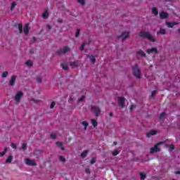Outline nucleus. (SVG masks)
I'll return each instance as SVG.
<instances>
[{"label": "nucleus", "mask_w": 180, "mask_h": 180, "mask_svg": "<svg viewBox=\"0 0 180 180\" xmlns=\"http://www.w3.org/2000/svg\"><path fill=\"white\" fill-rule=\"evenodd\" d=\"M139 36L143 39H148V40H150V41H155V38H154V37H153V35H151V34L149 32L141 31Z\"/></svg>", "instance_id": "f257e3e1"}, {"label": "nucleus", "mask_w": 180, "mask_h": 180, "mask_svg": "<svg viewBox=\"0 0 180 180\" xmlns=\"http://www.w3.org/2000/svg\"><path fill=\"white\" fill-rule=\"evenodd\" d=\"M132 70H133L134 75H135L136 78H140L141 75V72L140 71V68H139V65L137 64H136L132 68Z\"/></svg>", "instance_id": "f03ea898"}, {"label": "nucleus", "mask_w": 180, "mask_h": 180, "mask_svg": "<svg viewBox=\"0 0 180 180\" xmlns=\"http://www.w3.org/2000/svg\"><path fill=\"white\" fill-rule=\"evenodd\" d=\"M91 110L96 117H98V116H99V115H101V108H99V107H98V106L92 105Z\"/></svg>", "instance_id": "7ed1b4c3"}, {"label": "nucleus", "mask_w": 180, "mask_h": 180, "mask_svg": "<svg viewBox=\"0 0 180 180\" xmlns=\"http://www.w3.org/2000/svg\"><path fill=\"white\" fill-rule=\"evenodd\" d=\"M161 144H162V142L158 143V144L155 145L153 148H150L151 154H154V153H158V151H160L158 146H161Z\"/></svg>", "instance_id": "20e7f679"}, {"label": "nucleus", "mask_w": 180, "mask_h": 180, "mask_svg": "<svg viewBox=\"0 0 180 180\" xmlns=\"http://www.w3.org/2000/svg\"><path fill=\"white\" fill-rule=\"evenodd\" d=\"M129 36V32H124L120 36L118 37V39H122V41H124L126 39H128Z\"/></svg>", "instance_id": "39448f33"}, {"label": "nucleus", "mask_w": 180, "mask_h": 180, "mask_svg": "<svg viewBox=\"0 0 180 180\" xmlns=\"http://www.w3.org/2000/svg\"><path fill=\"white\" fill-rule=\"evenodd\" d=\"M124 101H126V98H124V97H119L118 98V105L121 108H124Z\"/></svg>", "instance_id": "423d86ee"}, {"label": "nucleus", "mask_w": 180, "mask_h": 180, "mask_svg": "<svg viewBox=\"0 0 180 180\" xmlns=\"http://www.w3.org/2000/svg\"><path fill=\"white\" fill-rule=\"evenodd\" d=\"M22 96H23V93L22 91H18L16 94L14 99L17 103H19V101H20V98H22Z\"/></svg>", "instance_id": "0eeeda50"}, {"label": "nucleus", "mask_w": 180, "mask_h": 180, "mask_svg": "<svg viewBox=\"0 0 180 180\" xmlns=\"http://www.w3.org/2000/svg\"><path fill=\"white\" fill-rule=\"evenodd\" d=\"M25 163L27 164V165H36V162L33 160H30V159H26L25 160Z\"/></svg>", "instance_id": "6e6552de"}, {"label": "nucleus", "mask_w": 180, "mask_h": 180, "mask_svg": "<svg viewBox=\"0 0 180 180\" xmlns=\"http://www.w3.org/2000/svg\"><path fill=\"white\" fill-rule=\"evenodd\" d=\"M68 51H70V48H68V46H64L63 50H60L58 52V54H61L62 53H68Z\"/></svg>", "instance_id": "1a4fd4ad"}, {"label": "nucleus", "mask_w": 180, "mask_h": 180, "mask_svg": "<svg viewBox=\"0 0 180 180\" xmlns=\"http://www.w3.org/2000/svg\"><path fill=\"white\" fill-rule=\"evenodd\" d=\"M179 22H169L166 23L167 27H174V26H176V25H179Z\"/></svg>", "instance_id": "9d476101"}, {"label": "nucleus", "mask_w": 180, "mask_h": 180, "mask_svg": "<svg viewBox=\"0 0 180 180\" xmlns=\"http://www.w3.org/2000/svg\"><path fill=\"white\" fill-rule=\"evenodd\" d=\"M15 82H16V76H11V78L10 80L11 86H13V85H15Z\"/></svg>", "instance_id": "9b49d317"}, {"label": "nucleus", "mask_w": 180, "mask_h": 180, "mask_svg": "<svg viewBox=\"0 0 180 180\" xmlns=\"http://www.w3.org/2000/svg\"><path fill=\"white\" fill-rule=\"evenodd\" d=\"M29 30H30V28L29 27V24H26L24 27L23 32L25 35L28 34Z\"/></svg>", "instance_id": "f8f14e48"}, {"label": "nucleus", "mask_w": 180, "mask_h": 180, "mask_svg": "<svg viewBox=\"0 0 180 180\" xmlns=\"http://www.w3.org/2000/svg\"><path fill=\"white\" fill-rule=\"evenodd\" d=\"M148 54H151V53H158L157 48H152L147 50Z\"/></svg>", "instance_id": "ddd939ff"}, {"label": "nucleus", "mask_w": 180, "mask_h": 180, "mask_svg": "<svg viewBox=\"0 0 180 180\" xmlns=\"http://www.w3.org/2000/svg\"><path fill=\"white\" fill-rule=\"evenodd\" d=\"M78 65H79V62L78 61L70 63V66L72 67V68H75V67H78Z\"/></svg>", "instance_id": "4468645a"}, {"label": "nucleus", "mask_w": 180, "mask_h": 180, "mask_svg": "<svg viewBox=\"0 0 180 180\" xmlns=\"http://www.w3.org/2000/svg\"><path fill=\"white\" fill-rule=\"evenodd\" d=\"M42 18L43 19H47V18H49V11H47V9H46L42 14Z\"/></svg>", "instance_id": "2eb2a0df"}, {"label": "nucleus", "mask_w": 180, "mask_h": 180, "mask_svg": "<svg viewBox=\"0 0 180 180\" xmlns=\"http://www.w3.org/2000/svg\"><path fill=\"white\" fill-rule=\"evenodd\" d=\"M160 18L161 19H166V18H168V13L165 12L160 13Z\"/></svg>", "instance_id": "dca6fc26"}, {"label": "nucleus", "mask_w": 180, "mask_h": 180, "mask_svg": "<svg viewBox=\"0 0 180 180\" xmlns=\"http://www.w3.org/2000/svg\"><path fill=\"white\" fill-rule=\"evenodd\" d=\"M157 134V131H150L148 134H146L147 137H150V136H154Z\"/></svg>", "instance_id": "f3484780"}, {"label": "nucleus", "mask_w": 180, "mask_h": 180, "mask_svg": "<svg viewBox=\"0 0 180 180\" xmlns=\"http://www.w3.org/2000/svg\"><path fill=\"white\" fill-rule=\"evenodd\" d=\"M25 65L27 67H32V65H33V61H32L31 60H28L25 62Z\"/></svg>", "instance_id": "a211bd4d"}, {"label": "nucleus", "mask_w": 180, "mask_h": 180, "mask_svg": "<svg viewBox=\"0 0 180 180\" xmlns=\"http://www.w3.org/2000/svg\"><path fill=\"white\" fill-rule=\"evenodd\" d=\"M12 160H13V157L12 155H9L7 160H6V162L7 164H11V162H12Z\"/></svg>", "instance_id": "6ab92c4d"}, {"label": "nucleus", "mask_w": 180, "mask_h": 180, "mask_svg": "<svg viewBox=\"0 0 180 180\" xmlns=\"http://www.w3.org/2000/svg\"><path fill=\"white\" fill-rule=\"evenodd\" d=\"M87 57H89V58H90L92 64H95L96 59H95V57H94V56L88 55Z\"/></svg>", "instance_id": "aec40b11"}, {"label": "nucleus", "mask_w": 180, "mask_h": 180, "mask_svg": "<svg viewBox=\"0 0 180 180\" xmlns=\"http://www.w3.org/2000/svg\"><path fill=\"white\" fill-rule=\"evenodd\" d=\"M137 54H139V56H141V57H146V53H144V51L140 50L137 51Z\"/></svg>", "instance_id": "412c9836"}, {"label": "nucleus", "mask_w": 180, "mask_h": 180, "mask_svg": "<svg viewBox=\"0 0 180 180\" xmlns=\"http://www.w3.org/2000/svg\"><path fill=\"white\" fill-rule=\"evenodd\" d=\"M152 13L156 16V15H158V10H157L156 8L153 7L152 8Z\"/></svg>", "instance_id": "4be33fe9"}, {"label": "nucleus", "mask_w": 180, "mask_h": 180, "mask_svg": "<svg viewBox=\"0 0 180 180\" xmlns=\"http://www.w3.org/2000/svg\"><path fill=\"white\" fill-rule=\"evenodd\" d=\"M82 126H84V130H86V127L89 126V123L86 121H84L82 122Z\"/></svg>", "instance_id": "5701e85b"}, {"label": "nucleus", "mask_w": 180, "mask_h": 180, "mask_svg": "<svg viewBox=\"0 0 180 180\" xmlns=\"http://www.w3.org/2000/svg\"><path fill=\"white\" fill-rule=\"evenodd\" d=\"M91 124L94 126V127H96V126H98V122H96V120L93 119L91 120Z\"/></svg>", "instance_id": "b1692460"}, {"label": "nucleus", "mask_w": 180, "mask_h": 180, "mask_svg": "<svg viewBox=\"0 0 180 180\" xmlns=\"http://www.w3.org/2000/svg\"><path fill=\"white\" fill-rule=\"evenodd\" d=\"M165 33L166 31L165 29H160V30L157 32V34H165Z\"/></svg>", "instance_id": "393cba45"}, {"label": "nucleus", "mask_w": 180, "mask_h": 180, "mask_svg": "<svg viewBox=\"0 0 180 180\" xmlns=\"http://www.w3.org/2000/svg\"><path fill=\"white\" fill-rule=\"evenodd\" d=\"M61 67H62L63 70H68V65L65 64V63H62V64H61Z\"/></svg>", "instance_id": "a878e982"}, {"label": "nucleus", "mask_w": 180, "mask_h": 180, "mask_svg": "<svg viewBox=\"0 0 180 180\" xmlns=\"http://www.w3.org/2000/svg\"><path fill=\"white\" fill-rule=\"evenodd\" d=\"M18 30H19L20 33H22V32H23V30H22L23 26L22 25V24H19L18 25Z\"/></svg>", "instance_id": "bb28decb"}, {"label": "nucleus", "mask_w": 180, "mask_h": 180, "mask_svg": "<svg viewBox=\"0 0 180 180\" xmlns=\"http://www.w3.org/2000/svg\"><path fill=\"white\" fill-rule=\"evenodd\" d=\"M56 145H58V147H60L62 151H64V148L63 147L62 142H56Z\"/></svg>", "instance_id": "cd10ccee"}, {"label": "nucleus", "mask_w": 180, "mask_h": 180, "mask_svg": "<svg viewBox=\"0 0 180 180\" xmlns=\"http://www.w3.org/2000/svg\"><path fill=\"white\" fill-rule=\"evenodd\" d=\"M88 154V150H84L83 151V153H82L81 156L82 157V158H85V157H86V155Z\"/></svg>", "instance_id": "c85d7f7f"}, {"label": "nucleus", "mask_w": 180, "mask_h": 180, "mask_svg": "<svg viewBox=\"0 0 180 180\" xmlns=\"http://www.w3.org/2000/svg\"><path fill=\"white\" fill-rule=\"evenodd\" d=\"M16 2L13 1L12 4H11V11H13V9H15V7L16 6Z\"/></svg>", "instance_id": "c756f323"}, {"label": "nucleus", "mask_w": 180, "mask_h": 180, "mask_svg": "<svg viewBox=\"0 0 180 180\" xmlns=\"http://www.w3.org/2000/svg\"><path fill=\"white\" fill-rule=\"evenodd\" d=\"M84 99H85V96H82L80 98L78 99L77 103H79L81 102H84Z\"/></svg>", "instance_id": "7c9ffc66"}, {"label": "nucleus", "mask_w": 180, "mask_h": 180, "mask_svg": "<svg viewBox=\"0 0 180 180\" xmlns=\"http://www.w3.org/2000/svg\"><path fill=\"white\" fill-rule=\"evenodd\" d=\"M165 117V112H162L159 117V119L160 120H162V119H164Z\"/></svg>", "instance_id": "2f4dec72"}, {"label": "nucleus", "mask_w": 180, "mask_h": 180, "mask_svg": "<svg viewBox=\"0 0 180 180\" xmlns=\"http://www.w3.org/2000/svg\"><path fill=\"white\" fill-rule=\"evenodd\" d=\"M140 176H141V179H146V174L141 173Z\"/></svg>", "instance_id": "473e14b6"}, {"label": "nucleus", "mask_w": 180, "mask_h": 180, "mask_svg": "<svg viewBox=\"0 0 180 180\" xmlns=\"http://www.w3.org/2000/svg\"><path fill=\"white\" fill-rule=\"evenodd\" d=\"M54 106H56V102L55 101H52L51 103V105H50L51 109H53V108H54Z\"/></svg>", "instance_id": "72a5a7b5"}, {"label": "nucleus", "mask_w": 180, "mask_h": 180, "mask_svg": "<svg viewBox=\"0 0 180 180\" xmlns=\"http://www.w3.org/2000/svg\"><path fill=\"white\" fill-rule=\"evenodd\" d=\"M8 72H3V74H2V77L3 78H6V77H8Z\"/></svg>", "instance_id": "f704fd0d"}, {"label": "nucleus", "mask_w": 180, "mask_h": 180, "mask_svg": "<svg viewBox=\"0 0 180 180\" xmlns=\"http://www.w3.org/2000/svg\"><path fill=\"white\" fill-rule=\"evenodd\" d=\"M77 1L79 2V4L80 5H84V4H85V1L84 0H77Z\"/></svg>", "instance_id": "c9c22d12"}, {"label": "nucleus", "mask_w": 180, "mask_h": 180, "mask_svg": "<svg viewBox=\"0 0 180 180\" xmlns=\"http://www.w3.org/2000/svg\"><path fill=\"white\" fill-rule=\"evenodd\" d=\"M157 91L154 90L153 91H152V94L150 96L151 98H153V96H155V94H156Z\"/></svg>", "instance_id": "e433bc0d"}, {"label": "nucleus", "mask_w": 180, "mask_h": 180, "mask_svg": "<svg viewBox=\"0 0 180 180\" xmlns=\"http://www.w3.org/2000/svg\"><path fill=\"white\" fill-rule=\"evenodd\" d=\"M56 137H57V135H56V134H51V139H56Z\"/></svg>", "instance_id": "4c0bfd02"}, {"label": "nucleus", "mask_w": 180, "mask_h": 180, "mask_svg": "<svg viewBox=\"0 0 180 180\" xmlns=\"http://www.w3.org/2000/svg\"><path fill=\"white\" fill-rule=\"evenodd\" d=\"M59 160H60V161H62L63 162H64V161H65V158H64V157H63V156H60V157H59Z\"/></svg>", "instance_id": "58836bf2"}, {"label": "nucleus", "mask_w": 180, "mask_h": 180, "mask_svg": "<svg viewBox=\"0 0 180 180\" xmlns=\"http://www.w3.org/2000/svg\"><path fill=\"white\" fill-rule=\"evenodd\" d=\"M27 144L26 143H23L22 145V150H26V147H27Z\"/></svg>", "instance_id": "ea45409f"}, {"label": "nucleus", "mask_w": 180, "mask_h": 180, "mask_svg": "<svg viewBox=\"0 0 180 180\" xmlns=\"http://www.w3.org/2000/svg\"><path fill=\"white\" fill-rule=\"evenodd\" d=\"M96 162V159L92 158L91 161V164H95Z\"/></svg>", "instance_id": "a19ab883"}, {"label": "nucleus", "mask_w": 180, "mask_h": 180, "mask_svg": "<svg viewBox=\"0 0 180 180\" xmlns=\"http://www.w3.org/2000/svg\"><path fill=\"white\" fill-rule=\"evenodd\" d=\"M86 44H83L82 45V46H81V48H80V50H81V51H84V48L85 47V45H86Z\"/></svg>", "instance_id": "79ce46f5"}, {"label": "nucleus", "mask_w": 180, "mask_h": 180, "mask_svg": "<svg viewBox=\"0 0 180 180\" xmlns=\"http://www.w3.org/2000/svg\"><path fill=\"white\" fill-rule=\"evenodd\" d=\"M78 36H79V30H77L75 37H78Z\"/></svg>", "instance_id": "37998d69"}, {"label": "nucleus", "mask_w": 180, "mask_h": 180, "mask_svg": "<svg viewBox=\"0 0 180 180\" xmlns=\"http://www.w3.org/2000/svg\"><path fill=\"white\" fill-rule=\"evenodd\" d=\"M37 81L38 82L41 83V77H37Z\"/></svg>", "instance_id": "c03bdc74"}, {"label": "nucleus", "mask_w": 180, "mask_h": 180, "mask_svg": "<svg viewBox=\"0 0 180 180\" xmlns=\"http://www.w3.org/2000/svg\"><path fill=\"white\" fill-rule=\"evenodd\" d=\"M117 154H119V151L117 150L112 152V155H117Z\"/></svg>", "instance_id": "a18cd8bd"}, {"label": "nucleus", "mask_w": 180, "mask_h": 180, "mask_svg": "<svg viewBox=\"0 0 180 180\" xmlns=\"http://www.w3.org/2000/svg\"><path fill=\"white\" fill-rule=\"evenodd\" d=\"M11 146L12 147V148H16V144H15V143H11Z\"/></svg>", "instance_id": "49530a36"}, {"label": "nucleus", "mask_w": 180, "mask_h": 180, "mask_svg": "<svg viewBox=\"0 0 180 180\" xmlns=\"http://www.w3.org/2000/svg\"><path fill=\"white\" fill-rule=\"evenodd\" d=\"M5 152H0V155L1 157H4V155H5Z\"/></svg>", "instance_id": "de8ad7c7"}, {"label": "nucleus", "mask_w": 180, "mask_h": 180, "mask_svg": "<svg viewBox=\"0 0 180 180\" xmlns=\"http://www.w3.org/2000/svg\"><path fill=\"white\" fill-rule=\"evenodd\" d=\"M72 101H74V98H70L69 99V103H72Z\"/></svg>", "instance_id": "09e8293b"}, {"label": "nucleus", "mask_w": 180, "mask_h": 180, "mask_svg": "<svg viewBox=\"0 0 180 180\" xmlns=\"http://www.w3.org/2000/svg\"><path fill=\"white\" fill-rule=\"evenodd\" d=\"M86 174H91V170L89 169H86Z\"/></svg>", "instance_id": "8fccbe9b"}, {"label": "nucleus", "mask_w": 180, "mask_h": 180, "mask_svg": "<svg viewBox=\"0 0 180 180\" xmlns=\"http://www.w3.org/2000/svg\"><path fill=\"white\" fill-rule=\"evenodd\" d=\"M169 148H170V150H174V145H171V146H169Z\"/></svg>", "instance_id": "3c124183"}, {"label": "nucleus", "mask_w": 180, "mask_h": 180, "mask_svg": "<svg viewBox=\"0 0 180 180\" xmlns=\"http://www.w3.org/2000/svg\"><path fill=\"white\" fill-rule=\"evenodd\" d=\"M7 151H8V148H5L4 151H3V152L5 153V154H6Z\"/></svg>", "instance_id": "603ef678"}, {"label": "nucleus", "mask_w": 180, "mask_h": 180, "mask_svg": "<svg viewBox=\"0 0 180 180\" xmlns=\"http://www.w3.org/2000/svg\"><path fill=\"white\" fill-rule=\"evenodd\" d=\"M32 101H33L34 102H35V103H37V102H39L38 100H35V99H32Z\"/></svg>", "instance_id": "864d4df0"}, {"label": "nucleus", "mask_w": 180, "mask_h": 180, "mask_svg": "<svg viewBox=\"0 0 180 180\" xmlns=\"http://www.w3.org/2000/svg\"><path fill=\"white\" fill-rule=\"evenodd\" d=\"M47 27L48 29L50 30V29H51V27L49 25H47Z\"/></svg>", "instance_id": "5fc2aeb1"}, {"label": "nucleus", "mask_w": 180, "mask_h": 180, "mask_svg": "<svg viewBox=\"0 0 180 180\" xmlns=\"http://www.w3.org/2000/svg\"><path fill=\"white\" fill-rule=\"evenodd\" d=\"M109 115H110V116L111 117H112V116H113V113H112V112H110Z\"/></svg>", "instance_id": "6e6d98bb"}, {"label": "nucleus", "mask_w": 180, "mask_h": 180, "mask_svg": "<svg viewBox=\"0 0 180 180\" xmlns=\"http://www.w3.org/2000/svg\"><path fill=\"white\" fill-rule=\"evenodd\" d=\"M130 110H133V105L131 106Z\"/></svg>", "instance_id": "4d7b16f0"}, {"label": "nucleus", "mask_w": 180, "mask_h": 180, "mask_svg": "<svg viewBox=\"0 0 180 180\" xmlns=\"http://www.w3.org/2000/svg\"><path fill=\"white\" fill-rule=\"evenodd\" d=\"M117 144V142H114V145L116 146Z\"/></svg>", "instance_id": "13d9d810"}, {"label": "nucleus", "mask_w": 180, "mask_h": 180, "mask_svg": "<svg viewBox=\"0 0 180 180\" xmlns=\"http://www.w3.org/2000/svg\"><path fill=\"white\" fill-rule=\"evenodd\" d=\"M58 22H59L60 23H61V20H58Z\"/></svg>", "instance_id": "bf43d9fd"}, {"label": "nucleus", "mask_w": 180, "mask_h": 180, "mask_svg": "<svg viewBox=\"0 0 180 180\" xmlns=\"http://www.w3.org/2000/svg\"><path fill=\"white\" fill-rule=\"evenodd\" d=\"M176 174H180V172H176Z\"/></svg>", "instance_id": "052dcab7"}]
</instances>
